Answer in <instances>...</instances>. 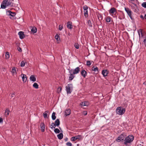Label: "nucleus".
Wrapping results in <instances>:
<instances>
[{"label": "nucleus", "instance_id": "a18cd8bd", "mask_svg": "<svg viewBox=\"0 0 146 146\" xmlns=\"http://www.w3.org/2000/svg\"><path fill=\"white\" fill-rule=\"evenodd\" d=\"M74 47L78 49L79 48V45L78 44H75Z\"/></svg>", "mask_w": 146, "mask_h": 146}, {"label": "nucleus", "instance_id": "ddd939ff", "mask_svg": "<svg viewBox=\"0 0 146 146\" xmlns=\"http://www.w3.org/2000/svg\"><path fill=\"white\" fill-rule=\"evenodd\" d=\"M137 32L139 35V39H141L140 34H141V37H143V35L142 33V30L141 29H140Z\"/></svg>", "mask_w": 146, "mask_h": 146}, {"label": "nucleus", "instance_id": "1a4fd4ad", "mask_svg": "<svg viewBox=\"0 0 146 146\" xmlns=\"http://www.w3.org/2000/svg\"><path fill=\"white\" fill-rule=\"evenodd\" d=\"M116 12H117L116 9L114 7L111 8L109 11V13L110 14H112V15H115Z\"/></svg>", "mask_w": 146, "mask_h": 146}, {"label": "nucleus", "instance_id": "5701e85b", "mask_svg": "<svg viewBox=\"0 0 146 146\" xmlns=\"http://www.w3.org/2000/svg\"><path fill=\"white\" fill-rule=\"evenodd\" d=\"M72 73L71 74L70 73L69 76V80H72L75 77V76H74V75Z\"/></svg>", "mask_w": 146, "mask_h": 146}, {"label": "nucleus", "instance_id": "864d4df0", "mask_svg": "<svg viewBox=\"0 0 146 146\" xmlns=\"http://www.w3.org/2000/svg\"><path fill=\"white\" fill-rule=\"evenodd\" d=\"M68 138H66L65 139H64V140H65V141H68Z\"/></svg>", "mask_w": 146, "mask_h": 146}, {"label": "nucleus", "instance_id": "473e14b6", "mask_svg": "<svg viewBox=\"0 0 146 146\" xmlns=\"http://www.w3.org/2000/svg\"><path fill=\"white\" fill-rule=\"evenodd\" d=\"M56 126V125H55V123L53 122L51 123L50 127L51 129H53V128H55Z\"/></svg>", "mask_w": 146, "mask_h": 146}, {"label": "nucleus", "instance_id": "603ef678", "mask_svg": "<svg viewBox=\"0 0 146 146\" xmlns=\"http://www.w3.org/2000/svg\"><path fill=\"white\" fill-rule=\"evenodd\" d=\"M3 121L1 117H0V123H1Z\"/></svg>", "mask_w": 146, "mask_h": 146}, {"label": "nucleus", "instance_id": "20e7f679", "mask_svg": "<svg viewBox=\"0 0 146 146\" xmlns=\"http://www.w3.org/2000/svg\"><path fill=\"white\" fill-rule=\"evenodd\" d=\"M80 70V68L77 67L74 69H71L69 71L70 74L73 73L74 74H78Z\"/></svg>", "mask_w": 146, "mask_h": 146}, {"label": "nucleus", "instance_id": "79ce46f5", "mask_svg": "<svg viewBox=\"0 0 146 146\" xmlns=\"http://www.w3.org/2000/svg\"><path fill=\"white\" fill-rule=\"evenodd\" d=\"M143 7L145 8H146V2L143 3L142 4Z\"/></svg>", "mask_w": 146, "mask_h": 146}, {"label": "nucleus", "instance_id": "7ed1b4c3", "mask_svg": "<svg viewBox=\"0 0 146 146\" xmlns=\"http://www.w3.org/2000/svg\"><path fill=\"white\" fill-rule=\"evenodd\" d=\"M72 85L71 84H68L66 86V90L68 94H70L72 90Z\"/></svg>", "mask_w": 146, "mask_h": 146}, {"label": "nucleus", "instance_id": "f257e3e1", "mask_svg": "<svg viewBox=\"0 0 146 146\" xmlns=\"http://www.w3.org/2000/svg\"><path fill=\"white\" fill-rule=\"evenodd\" d=\"M134 139V137L132 135H129L126 137L124 140V144L127 145L128 144L131 143L132 142Z\"/></svg>", "mask_w": 146, "mask_h": 146}, {"label": "nucleus", "instance_id": "4468645a", "mask_svg": "<svg viewBox=\"0 0 146 146\" xmlns=\"http://www.w3.org/2000/svg\"><path fill=\"white\" fill-rule=\"evenodd\" d=\"M71 113V110L69 109H67L66 110L65 112V115L67 116L70 115Z\"/></svg>", "mask_w": 146, "mask_h": 146}, {"label": "nucleus", "instance_id": "b1692460", "mask_svg": "<svg viewBox=\"0 0 146 146\" xmlns=\"http://www.w3.org/2000/svg\"><path fill=\"white\" fill-rule=\"evenodd\" d=\"M9 15L11 16L12 17H14L16 15L15 13L12 12L10 11H8L7 12Z\"/></svg>", "mask_w": 146, "mask_h": 146}, {"label": "nucleus", "instance_id": "a19ab883", "mask_svg": "<svg viewBox=\"0 0 146 146\" xmlns=\"http://www.w3.org/2000/svg\"><path fill=\"white\" fill-rule=\"evenodd\" d=\"M25 62L23 61H22L21 63V66L22 67H23L25 66Z\"/></svg>", "mask_w": 146, "mask_h": 146}, {"label": "nucleus", "instance_id": "c03bdc74", "mask_svg": "<svg viewBox=\"0 0 146 146\" xmlns=\"http://www.w3.org/2000/svg\"><path fill=\"white\" fill-rule=\"evenodd\" d=\"M66 145L68 146H72V143L70 142L67 143H66Z\"/></svg>", "mask_w": 146, "mask_h": 146}, {"label": "nucleus", "instance_id": "bf43d9fd", "mask_svg": "<svg viewBox=\"0 0 146 146\" xmlns=\"http://www.w3.org/2000/svg\"><path fill=\"white\" fill-rule=\"evenodd\" d=\"M140 36H141V38L142 37H141V34H140Z\"/></svg>", "mask_w": 146, "mask_h": 146}, {"label": "nucleus", "instance_id": "6e6552de", "mask_svg": "<svg viewBox=\"0 0 146 146\" xmlns=\"http://www.w3.org/2000/svg\"><path fill=\"white\" fill-rule=\"evenodd\" d=\"M8 0H4L2 3L1 5V8L2 9H5L6 7V5Z\"/></svg>", "mask_w": 146, "mask_h": 146}, {"label": "nucleus", "instance_id": "2f4dec72", "mask_svg": "<svg viewBox=\"0 0 146 146\" xmlns=\"http://www.w3.org/2000/svg\"><path fill=\"white\" fill-rule=\"evenodd\" d=\"M33 86L36 89H38V85L36 83H35L33 85Z\"/></svg>", "mask_w": 146, "mask_h": 146}, {"label": "nucleus", "instance_id": "72a5a7b5", "mask_svg": "<svg viewBox=\"0 0 146 146\" xmlns=\"http://www.w3.org/2000/svg\"><path fill=\"white\" fill-rule=\"evenodd\" d=\"M10 57V55L9 54V53L8 52H6L5 53V58L6 59H8Z\"/></svg>", "mask_w": 146, "mask_h": 146}, {"label": "nucleus", "instance_id": "a211bd4d", "mask_svg": "<svg viewBox=\"0 0 146 146\" xmlns=\"http://www.w3.org/2000/svg\"><path fill=\"white\" fill-rule=\"evenodd\" d=\"M31 31L32 32L34 33H36L37 32V29L36 27H31Z\"/></svg>", "mask_w": 146, "mask_h": 146}, {"label": "nucleus", "instance_id": "6e6d98bb", "mask_svg": "<svg viewBox=\"0 0 146 146\" xmlns=\"http://www.w3.org/2000/svg\"><path fill=\"white\" fill-rule=\"evenodd\" d=\"M131 1H135V0H130Z\"/></svg>", "mask_w": 146, "mask_h": 146}, {"label": "nucleus", "instance_id": "39448f33", "mask_svg": "<svg viewBox=\"0 0 146 146\" xmlns=\"http://www.w3.org/2000/svg\"><path fill=\"white\" fill-rule=\"evenodd\" d=\"M124 136L123 134L119 135L116 139V141L117 142H120L124 140Z\"/></svg>", "mask_w": 146, "mask_h": 146}, {"label": "nucleus", "instance_id": "c85d7f7f", "mask_svg": "<svg viewBox=\"0 0 146 146\" xmlns=\"http://www.w3.org/2000/svg\"><path fill=\"white\" fill-rule=\"evenodd\" d=\"M56 113L54 112H53L52 115V120H54L56 119L55 115Z\"/></svg>", "mask_w": 146, "mask_h": 146}, {"label": "nucleus", "instance_id": "412c9836", "mask_svg": "<svg viewBox=\"0 0 146 146\" xmlns=\"http://www.w3.org/2000/svg\"><path fill=\"white\" fill-rule=\"evenodd\" d=\"M72 23L71 22H68L67 23V27L68 29H72Z\"/></svg>", "mask_w": 146, "mask_h": 146}, {"label": "nucleus", "instance_id": "ea45409f", "mask_svg": "<svg viewBox=\"0 0 146 146\" xmlns=\"http://www.w3.org/2000/svg\"><path fill=\"white\" fill-rule=\"evenodd\" d=\"M63 28V25H60L59 26V30L60 31H61L62 29Z\"/></svg>", "mask_w": 146, "mask_h": 146}, {"label": "nucleus", "instance_id": "f03ea898", "mask_svg": "<svg viewBox=\"0 0 146 146\" xmlns=\"http://www.w3.org/2000/svg\"><path fill=\"white\" fill-rule=\"evenodd\" d=\"M125 109L122 107H118L116 109V112L119 115H122L124 113Z\"/></svg>", "mask_w": 146, "mask_h": 146}, {"label": "nucleus", "instance_id": "f3484780", "mask_svg": "<svg viewBox=\"0 0 146 146\" xmlns=\"http://www.w3.org/2000/svg\"><path fill=\"white\" fill-rule=\"evenodd\" d=\"M81 74L84 78H85L87 75V73L86 71L84 70H82L81 72Z\"/></svg>", "mask_w": 146, "mask_h": 146}, {"label": "nucleus", "instance_id": "aec40b11", "mask_svg": "<svg viewBox=\"0 0 146 146\" xmlns=\"http://www.w3.org/2000/svg\"><path fill=\"white\" fill-rule=\"evenodd\" d=\"M29 79L31 81L33 82H35L36 81V78L35 76L33 75H31Z\"/></svg>", "mask_w": 146, "mask_h": 146}, {"label": "nucleus", "instance_id": "bb28decb", "mask_svg": "<svg viewBox=\"0 0 146 146\" xmlns=\"http://www.w3.org/2000/svg\"><path fill=\"white\" fill-rule=\"evenodd\" d=\"M48 113H49V112L48 111H46L44 113L43 116L44 118H47L48 117Z\"/></svg>", "mask_w": 146, "mask_h": 146}, {"label": "nucleus", "instance_id": "0eeeda50", "mask_svg": "<svg viewBox=\"0 0 146 146\" xmlns=\"http://www.w3.org/2000/svg\"><path fill=\"white\" fill-rule=\"evenodd\" d=\"M82 139L80 135H78L74 137H72L71 138V140L72 141H75L77 139L80 140Z\"/></svg>", "mask_w": 146, "mask_h": 146}, {"label": "nucleus", "instance_id": "e433bc0d", "mask_svg": "<svg viewBox=\"0 0 146 146\" xmlns=\"http://www.w3.org/2000/svg\"><path fill=\"white\" fill-rule=\"evenodd\" d=\"M111 17H108L106 19V21L107 22H110V21Z\"/></svg>", "mask_w": 146, "mask_h": 146}, {"label": "nucleus", "instance_id": "8fccbe9b", "mask_svg": "<svg viewBox=\"0 0 146 146\" xmlns=\"http://www.w3.org/2000/svg\"><path fill=\"white\" fill-rule=\"evenodd\" d=\"M87 114V112L86 111H84L83 112V114L84 115H86Z\"/></svg>", "mask_w": 146, "mask_h": 146}, {"label": "nucleus", "instance_id": "f704fd0d", "mask_svg": "<svg viewBox=\"0 0 146 146\" xmlns=\"http://www.w3.org/2000/svg\"><path fill=\"white\" fill-rule=\"evenodd\" d=\"M62 88L60 87H59L57 89V93H61L62 90Z\"/></svg>", "mask_w": 146, "mask_h": 146}, {"label": "nucleus", "instance_id": "9d476101", "mask_svg": "<svg viewBox=\"0 0 146 146\" xmlns=\"http://www.w3.org/2000/svg\"><path fill=\"white\" fill-rule=\"evenodd\" d=\"M18 35H19L20 38L21 39H23L25 37L24 34V33L22 31H20L18 33Z\"/></svg>", "mask_w": 146, "mask_h": 146}, {"label": "nucleus", "instance_id": "2eb2a0df", "mask_svg": "<svg viewBox=\"0 0 146 146\" xmlns=\"http://www.w3.org/2000/svg\"><path fill=\"white\" fill-rule=\"evenodd\" d=\"M21 76L22 78L23 81L24 82H25L27 80V77L26 75L22 74L21 75Z\"/></svg>", "mask_w": 146, "mask_h": 146}, {"label": "nucleus", "instance_id": "4c0bfd02", "mask_svg": "<svg viewBox=\"0 0 146 146\" xmlns=\"http://www.w3.org/2000/svg\"><path fill=\"white\" fill-rule=\"evenodd\" d=\"M88 24V25L90 27H92V24L91 23V21L90 20H89L87 22Z\"/></svg>", "mask_w": 146, "mask_h": 146}, {"label": "nucleus", "instance_id": "37998d69", "mask_svg": "<svg viewBox=\"0 0 146 146\" xmlns=\"http://www.w3.org/2000/svg\"><path fill=\"white\" fill-rule=\"evenodd\" d=\"M98 19L100 20L102 19V17L101 15H99L98 16Z\"/></svg>", "mask_w": 146, "mask_h": 146}, {"label": "nucleus", "instance_id": "4d7b16f0", "mask_svg": "<svg viewBox=\"0 0 146 146\" xmlns=\"http://www.w3.org/2000/svg\"><path fill=\"white\" fill-rule=\"evenodd\" d=\"M79 144H78L77 145V146H79Z\"/></svg>", "mask_w": 146, "mask_h": 146}, {"label": "nucleus", "instance_id": "09e8293b", "mask_svg": "<svg viewBox=\"0 0 146 146\" xmlns=\"http://www.w3.org/2000/svg\"><path fill=\"white\" fill-rule=\"evenodd\" d=\"M15 95V92H13L11 94V97H13Z\"/></svg>", "mask_w": 146, "mask_h": 146}, {"label": "nucleus", "instance_id": "393cba45", "mask_svg": "<svg viewBox=\"0 0 146 146\" xmlns=\"http://www.w3.org/2000/svg\"><path fill=\"white\" fill-rule=\"evenodd\" d=\"M10 112L8 108H7L5 111V116L6 117H7L9 115V112Z\"/></svg>", "mask_w": 146, "mask_h": 146}, {"label": "nucleus", "instance_id": "de8ad7c7", "mask_svg": "<svg viewBox=\"0 0 146 146\" xmlns=\"http://www.w3.org/2000/svg\"><path fill=\"white\" fill-rule=\"evenodd\" d=\"M11 2L7 1L6 5V7L8 6L11 5Z\"/></svg>", "mask_w": 146, "mask_h": 146}, {"label": "nucleus", "instance_id": "9b49d317", "mask_svg": "<svg viewBox=\"0 0 146 146\" xmlns=\"http://www.w3.org/2000/svg\"><path fill=\"white\" fill-rule=\"evenodd\" d=\"M92 71L97 73L98 72V68L96 66H94L92 68Z\"/></svg>", "mask_w": 146, "mask_h": 146}, {"label": "nucleus", "instance_id": "423d86ee", "mask_svg": "<svg viewBox=\"0 0 146 146\" xmlns=\"http://www.w3.org/2000/svg\"><path fill=\"white\" fill-rule=\"evenodd\" d=\"M125 10L128 15L131 18V19H133L132 17L131 16V11L128 8H125Z\"/></svg>", "mask_w": 146, "mask_h": 146}, {"label": "nucleus", "instance_id": "7c9ffc66", "mask_svg": "<svg viewBox=\"0 0 146 146\" xmlns=\"http://www.w3.org/2000/svg\"><path fill=\"white\" fill-rule=\"evenodd\" d=\"M55 39H56V40L58 41V43L60 40V39L58 35H56L55 36Z\"/></svg>", "mask_w": 146, "mask_h": 146}, {"label": "nucleus", "instance_id": "5fc2aeb1", "mask_svg": "<svg viewBox=\"0 0 146 146\" xmlns=\"http://www.w3.org/2000/svg\"><path fill=\"white\" fill-rule=\"evenodd\" d=\"M144 17L145 19L146 20V14L145 15Z\"/></svg>", "mask_w": 146, "mask_h": 146}, {"label": "nucleus", "instance_id": "4be33fe9", "mask_svg": "<svg viewBox=\"0 0 146 146\" xmlns=\"http://www.w3.org/2000/svg\"><path fill=\"white\" fill-rule=\"evenodd\" d=\"M108 73V71L106 70H103L102 71V74L104 77L106 76Z\"/></svg>", "mask_w": 146, "mask_h": 146}, {"label": "nucleus", "instance_id": "c756f323", "mask_svg": "<svg viewBox=\"0 0 146 146\" xmlns=\"http://www.w3.org/2000/svg\"><path fill=\"white\" fill-rule=\"evenodd\" d=\"M84 15L86 18H87L88 17V10H84Z\"/></svg>", "mask_w": 146, "mask_h": 146}, {"label": "nucleus", "instance_id": "c9c22d12", "mask_svg": "<svg viewBox=\"0 0 146 146\" xmlns=\"http://www.w3.org/2000/svg\"><path fill=\"white\" fill-rule=\"evenodd\" d=\"M54 131L56 133H58L60 132V130L58 128H56L54 130Z\"/></svg>", "mask_w": 146, "mask_h": 146}, {"label": "nucleus", "instance_id": "a878e982", "mask_svg": "<svg viewBox=\"0 0 146 146\" xmlns=\"http://www.w3.org/2000/svg\"><path fill=\"white\" fill-rule=\"evenodd\" d=\"M57 137L59 139H61L63 138V135L62 133H60L57 135Z\"/></svg>", "mask_w": 146, "mask_h": 146}, {"label": "nucleus", "instance_id": "6ab92c4d", "mask_svg": "<svg viewBox=\"0 0 146 146\" xmlns=\"http://www.w3.org/2000/svg\"><path fill=\"white\" fill-rule=\"evenodd\" d=\"M11 72L13 75H15L17 74L16 69L15 67H13L12 68Z\"/></svg>", "mask_w": 146, "mask_h": 146}, {"label": "nucleus", "instance_id": "cd10ccee", "mask_svg": "<svg viewBox=\"0 0 146 146\" xmlns=\"http://www.w3.org/2000/svg\"><path fill=\"white\" fill-rule=\"evenodd\" d=\"M56 125V126H58L60 125V121H59V120L58 119H56V120L55 121L54 123Z\"/></svg>", "mask_w": 146, "mask_h": 146}, {"label": "nucleus", "instance_id": "f8f14e48", "mask_svg": "<svg viewBox=\"0 0 146 146\" xmlns=\"http://www.w3.org/2000/svg\"><path fill=\"white\" fill-rule=\"evenodd\" d=\"M40 128L41 131L44 132V131L45 129V124L44 123H42L40 125Z\"/></svg>", "mask_w": 146, "mask_h": 146}, {"label": "nucleus", "instance_id": "49530a36", "mask_svg": "<svg viewBox=\"0 0 146 146\" xmlns=\"http://www.w3.org/2000/svg\"><path fill=\"white\" fill-rule=\"evenodd\" d=\"M88 9V7L86 5H85L83 7V9L84 10H87V9Z\"/></svg>", "mask_w": 146, "mask_h": 146}, {"label": "nucleus", "instance_id": "dca6fc26", "mask_svg": "<svg viewBox=\"0 0 146 146\" xmlns=\"http://www.w3.org/2000/svg\"><path fill=\"white\" fill-rule=\"evenodd\" d=\"M89 102H84L81 103L80 104V105L82 107L84 106H88L89 105Z\"/></svg>", "mask_w": 146, "mask_h": 146}, {"label": "nucleus", "instance_id": "58836bf2", "mask_svg": "<svg viewBox=\"0 0 146 146\" xmlns=\"http://www.w3.org/2000/svg\"><path fill=\"white\" fill-rule=\"evenodd\" d=\"M92 62L90 61H88L87 62L86 65L88 66H89L91 64Z\"/></svg>", "mask_w": 146, "mask_h": 146}, {"label": "nucleus", "instance_id": "13d9d810", "mask_svg": "<svg viewBox=\"0 0 146 146\" xmlns=\"http://www.w3.org/2000/svg\"><path fill=\"white\" fill-rule=\"evenodd\" d=\"M141 18H143V16H141Z\"/></svg>", "mask_w": 146, "mask_h": 146}, {"label": "nucleus", "instance_id": "3c124183", "mask_svg": "<svg viewBox=\"0 0 146 146\" xmlns=\"http://www.w3.org/2000/svg\"><path fill=\"white\" fill-rule=\"evenodd\" d=\"M18 49L19 52H21L22 51V50L21 48L19 47V48H18Z\"/></svg>", "mask_w": 146, "mask_h": 146}]
</instances>
